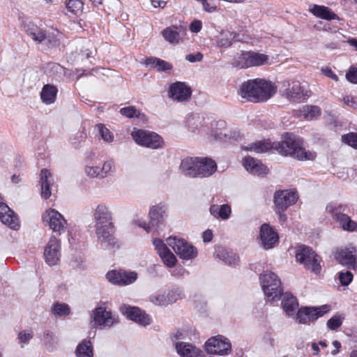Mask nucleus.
<instances>
[{"instance_id": "20", "label": "nucleus", "mask_w": 357, "mask_h": 357, "mask_svg": "<svg viewBox=\"0 0 357 357\" xmlns=\"http://www.w3.org/2000/svg\"><path fill=\"white\" fill-rule=\"evenodd\" d=\"M0 220L3 224L10 229L17 230L20 228L17 216L14 211L3 202H0Z\"/></svg>"}, {"instance_id": "27", "label": "nucleus", "mask_w": 357, "mask_h": 357, "mask_svg": "<svg viewBox=\"0 0 357 357\" xmlns=\"http://www.w3.org/2000/svg\"><path fill=\"white\" fill-rule=\"evenodd\" d=\"M199 158H186L181 160L179 166L181 172L191 178L198 177Z\"/></svg>"}, {"instance_id": "15", "label": "nucleus", "mask_w": 357, "mask_h": 357, "mask_svg": "<svg viewBox=\"0 0 357 357\" xmlns=\"http://www.w3.org/2000/svg\"><path fill=\"white\" fill-rule=\"evenodd\" d=\"M21 26L26 35L35 43H41L48 38L46 30L37 26L28 19H23Z\"/></svg>"}, {"instance_id": "45", "label": "nucleus", "mask_w": 357, "mask_h": 357, "mask_svg": "<svg viewBox=\"0 0 357 357\" xmlns=\"http://www.w3.org/2000/svg\"><path fill=\"white\" fill-rule=\"evenodd\" d=\"M301 114L306 119L311 120L321 114V109L317 106L305 105L300 110Z\"/></svg>"}, {"instance_id": "10", "label": "nucleus", "mask_w": 357, "mask_h": 357, "mask_svg": "<svg viewBox=\"0 0 357 357\" xmlns=\"http://www.w3.org/2000/svg\"><path fill=\"white\" fill-rule=\"evenodd\" d=\"M43 222L54 232L61 234L67 227V221L63 216L55 209H48L43 215Z\"/></svg>"}, {"instance_id": "37", "label": "nucleus", "mask_w": 357, "mask_h": 357, "mask_svg": "<svg viewBox=\"0 0 357 357\" xmlns=\"http://www.w3.org/2000/svg\"><path fill=\"white\" fill-rule=\"evenodd\" d=\"M210 213L215 218H220L223 220H228L231 213V209L229 205L213 204L209 209Z\"/></svg>"}, {"instance_id": "21", "label": "nucleus", "mask_w": 357, "mask_h": 357, "mask_svg": "<svg viewBox=\"0 0 357 357\" xmlns=\"http://www.w3.org/2000/svg\"><path fill=\"white\" fill-rule=\"evenodd\" d=\"M257 79L244 82L240 86L238 94L243 98H246L254 102H258L257 98H260L262 96L257 93Z\"/></svg>"}, {"instance_id": "29", "label": "nucleus", "mask_w": 357, "mask_h": 357, "mask_svg": "<svg viewBox=\"0 0 357 357\" xmlns=\"http://www.w3.org/2000/svg\"><path fill=\"white\" fill-rule=\"evenodd\" d=\"M40 177L41 196L43 199H47L52 195L54 178L50 172L46 169H43L40 171Z\"/></svg>"}, {"instance_id": "34", "label": "nucleus", "mask_w": 357, "mask_h": 357, "mask_svg": "<svg viewBox=\"0 0 357 357\" xmlns=\"http://www.w3.org/2000/svg\"><path fill=\"white\" fill-rule=\"evenodd\" d=\"M76 357H93L94 351L91 340L84 339L80 342L75 350Z\"/></svg>"}, {"instance_id": "5", "label": "nucleus", "mask_w": 357, "mask_h": 357, "mask_svg": "<svg viewBox=\"0 0 357 357\" xmlns=\"http://www.w3.org/2000/svg\"><path fill=\"white\" fill-rule=\"evenodd\" d=\"M131 136L136 144L142 146L156 149L162 146V139L157 133L142 129L134 128Z\"/></svg>"}, {"instance_id": "28", "label": "nucleus", "mask_w": 357, "mask_h": 357, "mask_svg": "<svg viewBox=\"0 0 357 357\" xmlns=\"http://www.w3.org/2000/svg\"><path fill=\"white\" fill-rule=\"evenodd\" d=\"M244 168L252 174L262 175L268 173V169L260 160L252 157H245L243 160Z\"/></svg>"}, {"instance_id": "22", "label": "nucleus", "mask_w": 357, "mask_h": 357, "mask_svg": "<svg viewBox=\"0 0 357 357\" xmlns=\"http://www.w3.org/2000/svg\"><path fill=\"white\" fill-rule=\"evenodd\" d=\"M277 91V87L272 82L263 79H257V93L262 97L257 98V102H266L272 98Z\"/></svg>"}, {"instance_id": "3", "label": "nucleus", "mask_w": 357, "mask_h": 357, "mask_svg": "<svg viewBox=\"0 0 357 357\" xmlns=\"http://www.w3.org/2000/svg\"><path fill=\"white\" fill-rule=\"evenodd\" d=\"M273 63V58L265 54L255 52H243L235 58L234 66L239 68H247L271 65Z\"/></svg>"}, {"instance_id": "49", "label": "nucleus", "mask_w": 357, "mask_h": 357, "mask_svg": "<svg viewBox=\"0 0 357 357\" xmlns=\"http://www.w3.org/2000/svg\"><path fill=\"white\" fill-rule=\"evenodd\" d=\"M184 296L183 291L179 288L172 289L167 294L169 305L176 303L177 301L183 298Z\"/></svg>"}, {"instance_id": "64", "label": "nucleus", "mask_w": 357, "mask_h": 357, "mask_svg": "<svg viewBox=\"0 0 357 357\" xmlns=\"http://www.w3.org/2000/svg\"><path fill=\"white\" fill-rule=\"evenodd\" d=\"M203 59V54L201 52H197L196 54H189L185 56V59L190 62L194 63L200 61Z\"/></svg>"}, {"instance_id": "11", "label": "nucleus", "mask_w": 357, "mask_h": 357, "mask_svg": "<svg viewBox=\"0 0 357 357\" xmlns=\"http://www.w3.org/2000/svg\"><path fill=\"white\" fill-rule=\"evenodd\" d=\"M91 317L94 324L101 328L112 327L119 323L118 317L107 310L105 303L97 306L93 310Z\"/></svg>"}, {"instance_id": "26", "label": "nucleus", "mask_w": 357, "mask_h": 357, "mask_svg": "<svg viewBox=\"0 0 357 357\" xmlns=\"http://www.w3.org/2000/svg\"><path fill=\"white\" fill-rule=\"evenodd\" d=\"M175 349L181 357H205L203 351L189 342L176 343Z\"/></svg>"}, {"instance_id": "46", "label": "nucleus", "mask_w": 357, "mask_h": 357, "mask_svg": "<svg viewBox=\"0 0 357 357\" xmlns=\"http://www.w3.org/2000/svg\"><path fill=\"white\" fill-rule=\"evenodd\" d=\"M137 273L135 271H126L121 270V286H127L134 283L137 280Z\"/></svg>"}, {"instance_id": "36", "label": "nucleus", "mask_w": 357, "mask_h": 357, "mask_svg": "<svg viewBox=\"0 0 357 357\" xmlns=\"http://www.w3.org/2000/svg\"><path fill=\"white\" fill-rule=\"evenodd\" d=\"M309 11L317 17L326 20H332L337 18L336 14L332 12L331 9L324 6L314 5L310 8Z\"/></svg>"}, {"instance_id": "13", "label": "nucleus", "mask_w": 357, "mask_h": 357, "mask_svg": "<svg viewBox=\"0 0 357 357\" xmlns=\"http://www.w3.org/2000/svg\"><path fill=\"white\" fill-rule=\"evenodd\" d=\"M60 250V241L55 236H52L44 250L45 260L49 266H54L59 261L61 257Z\"/></svg>"}, {"instance_id": "61", "label": "nucleus", "mask_w": 357, "mask_h": 357, "mask_svg": "<svg viewBox=\"0 0 357 357\" xmlns=\"http://www.w3.org/2000/svg\"><path fill=\"white\" fill-rule=\"evenodd\" d=\"M338 278L342 285L347 286L352 281L353 275L349 271L340 272Z\"/></svg>"}, {"instance_id": "32", "label": "nucleus", "mask_w": 357, "mask_h": 357, "mask_svg": "<svg viewBox=\"0 0 357 357\" xmlns=\"http://www.w3.org/2000/svg\"><path fill=\"white\" fill-rule=\"evenodd\" d=\"M181 31V27L171 26L162 30L161 33L167 42L171 45H175L179 44L183 40Z\"/></svg>"}, {"instance_id": "30", "label": "nucleus", "mask_w": 357, "mask_h": 357, "mask_svg": "<svg viewBox=\"0 0 357 357\" xmlns=\"http://www.w3.org/2000/svg\"><path fill=\"white\" fill-rule=\"evenodd\" d=\"M95 225L107 224L112 222V215L109 208L105 204H100L96 206L93 212Z\"/></svg>"}, {"instance_id": "38", "label": "nucleus", "mask_w": 357, "mask_h": 357, "mask_svg": "<svg viewBox=\"0 0 357 357\" xmlns=\"http://www.w3.org/2000/svg\"><path fill=\"white\" fill-rule=\"evenodd\" d=\"M215 256L229 265H236L238 262V257L234 252L224 248H217Z\"/></svg>"}, {"instance_id": "58", "label": "nucleus", "mask_w": 357, "mask_h": 357, "mask_svg": "<svg viewBox=\"0 0 357 357\" xmlns=\"http://www.w3.org/2000/svg\"><path fill=\"white\" fill-rule=\"evenodd\" d=\"M343 317L340 315H335L327 321V326L331 330H336L342 324Z\"/></svg>"}, {"instance_id": "57", "label": "nucleus", "mask_w": 357, "mask_h": 357, "mask_svg": "<svg viewBox=\"0 0 357 357\" xmlns=\"http://www.w3.org/2000/svg\"><path fill=\"white\" fill-rule=\"evenodd\" d=\"M342 141L350 146L357 149V133L350 132L342 135Z\"/></svg>"}, {"instance_id": "35", "label": "nucleus", "mask_w": 357, "mask_h": 357, "mask_svg": "<svg viewBox=\"0 0 357 357\" xmlns=\"http://www.w3.org/2000/svg\"><path fill=\"white\" fill-rule=\"evenodd\" d=\"M40 340L45 348L49 351L55 350L59 344L58 337L51 331L46 330L40 335Z\"/></svg>"}, {"instance_id": "4", "label": "nucleus", "mask_w": 357, "mask_h": 357, "mask_svg": "<svg viewBox=\"0 0 357 357\" xmlns=\"http://www.w3.org/2000/svg\"><path fill=\"white\" fill-rule=\"evenodd\" d=\"M296 257V260L307 269L316 275L320 273L321 270V258L312 248L305 245L299 247Z\"/></svg>"}, {"instance_id": "8", "label": "nucleus", "mask_w": 357, "mask_h": 357, "mask_svg": "<svg viewBox=\"0 0 357 357\" xmlns=\"http://www.w3.org/2000/svg\"><path fill=\"white\" fill-rule=\"evenodd\" d=\"M280 93L283 97L291 101L308 96V91L298 80L284 81L280 89Z\"/></svg>"}, {"instance_id": "2", "label": "nucleus", "mask_w": 357, "mask_h": 357, "mask_svg": "<svg viewBox=\"0 0 357 357\" xmlns=\"http://www.w3.org/2000/svg\"><path fill=\"white\" fill-rule=\"evenodd\" d=\"M262 289L271 301L278 300L282 293L281 281L279 277L271 271H266L260 275Z\"/></svg>"}, {"instance_id": "7", "label": "nucleus", "mask_w": 357, "mask_h": 357, "mask_svg": "<svg viewBox=\"0 0 357 357\" xmlns=\"http://www.w3.org/2000/svg\"><path fill=\"white\" fill-rule=\"evenodd\" d=\"M326 211L332 214L333 218L342 229L350 232L357 231V222L352 220L349 216L342 213L344 211V206L330 204L326 206Z\"/></svg>"}, {"instance_id": "55", "label": "nucleus", "mask_w": 357, "mask_h": 357, "mask_svg": "<svg viewBox=\"0 0 357 357\" xmlns=\"http://www.w3.org/2000/svg\"><path fill=\"white\" fill-rule=\"evenodd\" d=\"M106 278L112 284L121 286V280L122 279L121 270H112L108 271L107 273L106 274Z\"/></svg>"}, {"instance_id": "16", "label": "nucleus", "mask_w": 357, "mask_h": 357, "mask_svg": "<svg viewBox=\"0 0 357 357\" xmlns=\"http://www.w3.org/2000/svg\"><path fill=\"white\" fill-rule=\"evenodd\" d=\"M298 198L294 190H282L276 192L274 196V203L277 211H284L291 205L294 204Z\"/></svg>"}, {"instance_id": "51", "label": "nucleus", "mask_w": 357, "mask_h": 357, "mask_svg": "<svg viewBox=\"0 0 357 357\" xmlns=\"http://www.w3.org/2000/svg\"><path fill=\"white\" fill-rule=\"evenodd\" d=\"M68 10L75 15L82 13L83 3L80 0H68L66 3Z\"/></svg>"}, {"instance_id": "47", "label": "nucleus", "mask_w": 357, "mask_h": 357, "mask_svg": "<svg viewBox=\"0 0 357 357\" xmlns=\"http://www.w3.org/2000/svg\"><path fill=\"white\" fill-rule=\"evenodd\" d=\"M292 317H294L298 324H309L310 321L307 307L298 308L295 312V315Z\"/></svg>"}, {"instance_id": "31", "label": "nucleus", "mask_w": 357, "mask_h": 357, "mask_svg": "<svg viewBox=\"0 0 357 357\" xmlns=\"http://www.w3.org/2000/svg\"><path fill=\"white\" fill-rule=\"evenodd\" d=\"M281 305L285 313L290 317L295 315L299 307L297 298L288 292L282 294Z\"/></svg>"}, {"instance_id": "59", "label": "nucleus", "mask_w": 357, "mask_h": 357, "mask_svg": "<svg viewBox=\"0 0 357 357\" xmlns=\"http://www.w3.org/2000/svg\"><path fill=\"white\" fill-rule=\"evenodd\" d=\"M188 332L185 330H178L172 336V340L174 342V347L176 344L179 342H185L183 340L186 339Z\"/></svg>"}, {"instance_id": "42", "label": "nucleus", "mask_w": 357, "mask_h": 357, "mask_svg": "<svg viewBox=\"0 0 357 357\" xmlns=\"http://www.w3.org/2000/svg\"><path fill=\"white\" fill-rule=\"evenodd\" d=\"M146 64L158 70L166 71L172 68V65L164 60L158 58L150 57L146 60Z\"/></svg>"}, {"instance_id": "62", "label": "nucleus", "mask_w": 357, "mask_h": 357, "mask_svg": "<svg viewBox=\"0 0 357 357\" xmlns=\"http://www.w3.org/2000/svg\"><path fill=\"white\" fill-rule=\"evenodd\" d=\"M345 77L349 82L357 84V68L351 67L347 72Z\"/></svg>"}, {"instance_id": "63", "label": "nucleus", "mask_w": 357, "mask_h": 357, "mask_svg": "<svg viewBox=\"0 0 357 357\" xmlns=\"http://www.w3.org/2000/svg\"><path fill=\"white\" fill-rule=\"evenodd\" d=\"M202 29V22L199 20H194L189 25V30L194 33L200 32Z\"/></svg>"}, {"instance_id": "52", "label": "nucleus", "mask_w": 357, "mask_h": 357, "mask_svg": "<svg viewBox=\"0 0 357 357\" xmlns=\"http://www.w3.org/2000/svg\"><path fill=\"white\" fill-rule=\"evenodd\" d=\"M151 303L155 305L167 306L169 305L167 298V294H154L149 297Z\"/></svg>"}, {"instance_id": "43", "label": "nucleus", "mask_w": 357, "mask_h": 357, "mask_svg": "<svg viewBox=\"0 0 357 357\" xmlns=\"http://www.w3.org/2000/svg\"><path fill=\"white\" fill-rule=\"evenodd\" d=\"M330 310V307L327 305H321L319 307H307L309 321H314L318 318L324 316Z\"/></svg>"}, {"instance_id": "18", "label": "nucleus", "mask_w": 357, "mask_h": 357, "mask_svg": "<svg viewBox=\"0 0 357 357\" xmlns=\"http://www.w3.org/2000/svg\"><path fill=\"white\" fill-rule=\"evenodd\" d=\"M261 245L265 250L273 248L278 241V234L268 224H263L259 229Z\"/></svg>"}, {"instance_id": "53", "label": "nucleus", "mask_w": 357, "mask_h": 357, "mask_svg": "<svg viewBox=\"0 0 357 357\" xmlns=\"http://www.w3.org/2000/svg\"><path fill=\"white\" fill-rule=\"evenodd\" d=\"M33 332L31 330H24L20 331L17 335V340L19 344H21V347L23 348L24 344H28L33 338Z\"/></svg>"}, {"instance_id": "6", "label": "nucleus", "mask_w": 357, "mask_h": 357, "mask_svg": "<svg viewBox=\"0 0 357 357\" xmlns=\"http://www.w3.org/2000/svg\"><path fill=\"white\" fill-rule=\"evenodd\" d=\"M167 243L183 259L189 260L197 257L196 248L183 238L170 236L167 239Z\"/></svg>"}, {"instance_id": "44", "label": "nucleus", "mask_w": 357, "mask_h": 357, "mask_svg": "<svg viewBox=\"0 0 357 357\" xmlns=\"http://www.w3.org/2000/svg\"><path fill=\"white\" fill-rule=\"evenodd\" d=\"M100 178L113 176L116 173V165L114 160L109 159L102 163L100 167Z\"/></svg>"}, {"instance_id": "17", "label": "nucleus", "mask_w": 357, "mask_h": 357, "mask_svg": "<svg viewBox=\"0 0 357 357\" xmlns=\"http://www.w3.org/2000/svg\"><path fill=\"white\" fill-rule=\"evenodd\" d=\"M169 97L177 102L188 100L192 95L190 87L185 82H176L172 84L169 88Z\"/></svg>"}, {"instance_id": "25", "label": "nucleus", "mask_w": 357, "mask_h": 357, "mask_svg": "<svg viewBox=\"0 0 357 357\" xmlns=\"http://www.w3.org/2000/svg\"><path fill=\"white\" fill-rule=\"evenodd\" d=\"M149 215L151 222L159 227L167 217V206L164 203L155 204L151 207Z\"/></svg>"}, {"instance_id": "12", "label": "nucleus", "mask_w": 357, "mask_h": 357, "mask_svg": "<svg viewBox=\"0 0 357 357\" xmlns=\"http://www.w3.org/2000/svg\"><path fill=\"white\" fill-rule=\"evenodd\" d=\"M95 229L96 237L98 241L101 243L102 246L110 249L115 245L113 222L95 225Z\"/></svg>"}, {"instance_id": "39", "label": "nucleus", "mask_w": 357, "mask_h": 357, "mask_svg": "<svg viewBox=\"0 0 357 357\" xmlns=\"http://www.w3.org/2000/svg\"><path fill=\"white\" fill-rule=\"evenodd\" d=\"M57 89L51 84L45 85L40 92L42 102L45 105H50L55 102Z\"/></svg>"}, {"instance_id": "14", "label": "nucleus", "mask_w": 357, "mask_h": 357, "mask_svg": "<svg viewBox=\"0 0 357 357\" xmlns=\"http://www.w3.org/2000/svg\"><path fill=\"white\" fill-rule=\"evenodd\" d=\"M120 311L127 318L142 326H146L151 323V317L137 307L124 304L120 307Z\"/></svg>"}, {"instance_id": "33", "label": "nucleus", "mask_w": 357, "mask_h": 357, "mask_svg": "<svg viewBox=\"0 0 357 357\" xmlns=\"http://www.w3.org/2000/svg\"><path fill=\"white\" fill-rule=\"evenodd\" d=\"M217 169L214 160L207 158H199L198 177L205 178L211 176Z\"/></svg>"}, {"instance_id": "19", "label": "nucleus", "mask_w": 357, "mask_h": 357, "mask_svg": "<svg viewBox=\"0 0 357 357\" xmlns=\"http://www.w3.org/2000/svg\"><path fill=\"white\" fill-rule=\"evenodd\" d=\"M335 257L341 264L354 268L357 263V250L352 246L342 248L335 252Z\"/></svg>"}, {"instance_id": "48", "label": "nucleus", "mask_w": 357, "mask_h": 357, "mask_svg": "<svg viewBox=\"0 0 357 357\" xmlns=\"http://www.w3.org/2000/svg\"><path fill=\"white\" fill-rule=\"evenodd\" d=\"M84 173L91 178H100V167L95 165L92 162L88 163L84 167Z\"/></svg>"}, {"instance_id": "41", "label": "nucleus", "mask_w": 357, "mask_h": 357, "mask_svg": "<svg viewBox=\"0 0 357 357\" xmlns=\"http://www.w3.org/2000/svg\"><path fill=\"white\" fill-rule=\"evenodd\" d=\"M272 148V144L267 141H259L243 146L244 150L257 153L267 152Z\"/></svg>"}, {"instance_id": "24", "label": "nucleus", "mask_w": 357, "mask_h": 357, "mask_svg": "<svg viewBox=\"0 0 357 357\" xmlns=\"http://www.w3.org/2000/svg\"><path fill=\"white\" fill-rule=\"evenodd\" d=\"M153 245L162 261L168 267L175 266L177 260L174 255L167 248V245L160 239H155Z\"/></svg>"}, {"instance_id": "56", "label": "nucleus", "mask_w": 357, "mask_h": 357, "mask_svg": "<svg viewBox=\"0 0 357 357\" xmlns=\"http://www.w3.org/2000/svg\"><path fill=\"white\" fill-rule=\"evenodd\" d=\"M52 311L55 315L66 316L70 313V308L67 304L56 303L53 305Z\"/></svg>"}, {"instance_id": "23", "label": "nucleus", "mask_w": 357, "mask_h": 357, "mask_svg": "<svg viewBox=\"0 0 357 357\" xmlns=\"http://www.w3.org/2000/svg\"><path fill=\"white\" fill-rule=\"evenodd\" d=\"M218 128L212 131L211 135L215 140L221 142H226L228 139H237L240 137L239 132L236 130H231L226 128V123L223 121L217 123Z\"/></svg>"}, {"instance_id": "60", "label": "nucleus", "mask_w": 357, "mask_h": 357, "mask_svg": "<svg viewBox=\"0 0 357 357\" xmlns=\"http://www.w3.org/2000/svg\"><path fill=\"white\" fill-rule=\"evenodd\" d=\"M120 113L128 118H132L134 116L139 117L140 115L139 112H138L134 107H128L121 109Z\"/></svg>"}, {"instance_id": "50", "label": "nucleus", "mask_w": 357, "mask_h": 357, "mask_svg": "<svg viewBox=\"0 0 357 357\" xmlns=\"http://www.w3.org/2000/svg\"><path fill=\"white\" fill-rule=\"evenodd\" d=\"M98 133L101 138L107 143H112L114 141V135L105 125L99 123L96 126Z\"/></svg>"}, {"instance_id": "9", "label": "nucleus", "mask_w": 357, "mask_h": 357, "mask_svg": "<svg viewBox=\"0 0 357 357\" xmlns=\"http://www.w3.org/2000/svg\"><path fill=\"white\" fill-rule=\"evenodd\" d=\"M205 349L209 354L226 356L231 351V344L225 337L217 335L209 338L205 342Z\"/></svg>"}, {"instance_id": "1", "label": "nucleus", "mask_w": 357, "mask_h": 357, "mask_svg": "<svg viewBox=\"0 0 357 357\" xmlns=\"http://www.w3.org/2000/svg\"><path fill=\"white\" fill-rule=\"evenodd\" d=\"M275 148L280 154L289 155L298 160H313L317 157L315 152L305 150L302 140L291 134L287 135Z\"/></svg>"}, {"instance_id": "54", "label": "nucleus", "mask_w": 357, "mask_h": 357, "mask_svg": "<svg viewBox=\"0 0 357 357\" xmlns=\"http://www.w3.org/2000/svg\"><path fill=\"white\" fill-rule=\"evenodd\" d=\"M201 126V121L199 116H194L188 120V130L193 134H199Z\"/></svg>"}, {"instance_id": "40", "label": "nucleus", "mask_w": 357, "mask_h": 357, "mask_svg": "<svg viewBox=\"0 0 357 357\" xmlns=\"http://www.w3.org/2000/svg\"><path fill=\"white\" fill-rule=\"evenodd\" d=\"M235 33L227 30L222 31L216 37L217 46L220 48H227L231 45Z\"/></svg>"}]
</instances>
